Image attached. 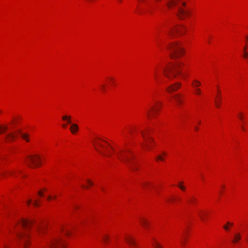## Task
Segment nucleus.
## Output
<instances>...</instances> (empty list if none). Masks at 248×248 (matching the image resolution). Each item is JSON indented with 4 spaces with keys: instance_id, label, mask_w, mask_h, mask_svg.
<instances>
[{
    "instance_id": "nucleus-1",
    "label": "nucleus",
    "mask_w": 248,
    "mask_h": 248,
    "mask_svg": "<svg viewBox=\"0 0 248 248\" xmlns=\"http://www.w3.org/2000/svg\"><path fill=\"white\" fill-rule=\"evenodd\" d=\"M184 66V64L180 61L168 64L163 68L164 75L170 80H171L179 74H182L183 77H185V73L182 72V69Z\"/></svg>"
},
{
    "instance_id": "nucleus-2",
    "label": "nucleus",
    "mask_w": 248,
    "mask_h": 248,
    "mask_svg": "<svg viewBox=\"0 0 248 248\" xmlns=\"http://www.w3.org/2000/svg\"><path fill=\"white\" fill-rule=\"evenodd\" d=\"M20 224L21 227L24 229V231L20 230V229H17L16 230V233L18 239L23 242L24 248H27L29 237L27 231L32 227L34 223L32 220L22 219Z\"/></svg>"
},
{
    "instance_id": "nucleus-3",
    "label": "nucleus",
    "mask_w": 248,
    "mask_h": 248,
    "mask_svg": "<svg viewBox=\"0 0 248 248\" xmlns=\"http://www.w3.org/2000/svg\"><path fill=\"white\" fill-rule=\"evenodd\" d=\"M167 48L171 51L170 56L172 58H178L182 56L184 50L181 44L178 43H173L167 46Z\"/></svg>"
},
{
    "instance_id": "nucleus-4",
    "label": "nucleus",
    "mask_w": 248,
    "mask_h": 248,
    "mask_svg": "<svg viewBox=\"0 0 248 248\" xmlns=\"http://www.w3.org/2000/svg\"><path fill=\"white\" fill-rule=\"evenodd\" d=\"M118 158L121 161L126 163L128 165L129 168L134 171L137 169V166L134 165V163L132 161V157L128 155L123 151H121L117 154Z\"/></svg>"
},
{
    "instance_id": "nucleus-5",
    "label": "nucleus",
    "mask_w": 248,
    "mask_h": 248,
    "mask_svg": "<svg viewBox=\"0 0 248 248\" xmlns=\"http://www.w3.org/2000/svg\"><path fill=\"white\" fill-rule=\"evenodd\" d=\"M94 146L96 150L104 156L109 157L112 155L111 152L108 149V147L99 142L94 141Z\"/></svg>"
},
{
    "instance_id": "nucleus-6",
    "label": "nucleus",
    "mask_w": 248,
    "mask_h": 248,
    "mask_svg": "<svg viewBox=\"0 0 248 248\" xmlns=\"http://www.w3.org/2000/svg\"><path fill=\"white\" fill-rule=\"evenodd\" d=\"M28 160L29 163H27V165L30 167H37L40 165V158L36 155L29 156Z\"/></svg>"
},
{
    "instance_id": "nucleus-7",
    "label": "nucleus",
    "mask_w": 248,
    "mask_h": 248,
    "mask_svg": "<svg viewBox=\"0 0 248 248\" xmlns=\"http://www.w3.org/2000/svg\"><path fill=\"white\" fill-rule=\"evenodd\" d=\"M65 243L61 239H55L51 241L49 244L51 248H64Z\"/></svg>"
},
{
    "instance_id": "nucleus-8",
    "label": "nucleus",
    "mask_w": 248,
    "mask_h": 248,
    "mask_svg": "<svg viewBox=\"0 0 248 248\" xmlns=\"http://www.w3.org/2000/svg\"><path fill=\"white\" fill-rule=\"evenodd\" d=\"M177 14L180 19H183L186 17L189 16L190 15V13L189 11L186 10L181 8V7L179 6L178 7Z\"/></svg>"
},
{
    "instance_id": "nucleus-9",
    "label": "nucleus",
    "mask_w": 248,
    "mask_h": 248,
    "mask_svg": "<svg viewBox=\"0 0 248 248\" xmlns=\"http://www.w3.org/2000/svg\"><path fill=\"white\" fill-rule=\"evenodd\" d=\"M186 28L182 25L175 27L169 33L170 35L175 33H177L179 35H183L186 32Z\"/></svg>"
},
{
    "instance_id": "nucleus-10",
    "label": "nucleus",
    "mask_w": 248,
    "mask_h": 248,
    "mask_svg": "<svg viewBox=\"0 0 248 248\" xmlns=\"http://www.w3.org/2000/svg\"><path fill=\"white\" fill-rule=\"evenodd\" d=\"M161 107V105H156L155 106L151 107L147 111V115L149 118L153 117L154 114L159 110V108Z\"/></svg>"
},
{
    "instance_id": "nucleus-11",
    "label": "nucleus",
    "mask_w": 248,
    "mask_h": 248,
    "mask_svg": "<svg viewBox=\"0 0 248 248\" xmlns=\"http://www.w3.org/2000/svg\"><path fill=\"white\" fill-rule=\"evenodd\" d=\"M141 134H142V137H143V138L145 140V144H142V146L143 147H146L147 148L149 149L150 148V144L153 141L152 139L151 138H150V137H148V136H146L145 133H144L143 132H141Z\"/></svg>"
},
{
    "instance_id": "nucleus-12",
    "label": "nucleus",
    "mask_w": 248,
    "mask_h": 248,
    "mask_svg": "<svg viewBox=\"0 0 248 248\" xmlns=\"http://www.w3.org/2000/svg\"><path fill=\"white\" fill-rule=\"evenodd\" d=\"M181 86V84L179 82H177L174 84H172L167 88V91L168 93H172L176 91Z\"/></svg>"
},
{
    "instance_id": "nucleus-13",
    "label": "nucleus",
    "mask_w": 248,
    "mask_h": 248,
    "mask_svg": "<svg viewBox=\"0 0 248 248\" xmlns=\"http://www.w3.org/2000/svg\"><path fill=\"white\" fill-rule=\"evenodd\" d=\"M16 136V134L14 133H8L5 137V141L7 143L11 142L15 139Z\"/></svg>"
},
{
    "instance_id": "nucleus-14",
    "label": "nucleus",
    "mask_w": 248,
    "mask_h": 248,
    "mask_svg": "<svg viewBox=\"0 0 248 248\" xmlns=\"http://www.w3.org/2000/svg\"><path fill=\"white\" fill-rule=\"evenodd\" d=\"M46 225L45 224H41L37 225L35 228V232L39 234L45 233L46 231Z\"/></svg>"
},
{
    "instance_id": "nucleus-15",
    "label": "nucleus",
    "mask_w": 248,
    "mask_h": 248,
    "mask_svg": "<svg viewBox=\"0 0 248 248\" xmlns=\"http://www.w3.org/2000/svg\"><path fill=\"white\" fill-rule=\"evenodd\" d=\"M177 1L175 0H169L166 2V5L169 8H171L173 6L177 5Z\"/></svg>"
},
{
    "instance_id": "nucleus-16",
    "label": "nucleus",
    "mask_w": 248,
    "mask_h": 248,
    "mask_svg": "<svg viewBox=\"0 0 248 248\" xmlns=\"http://www.w3.org/2000/svg\"><path fill=\"white\" fill-rule=\"evenodd\" d=\"M78 126L76 124H72L70 126V129L72 133L75 134L76 132L78 130Z\"/></svg>"
},
{
    "instance_id": "nucleus-17",
    "label": "nucleus",
    "mask_w": 248,
    "mask_h": 248,
    "mask_svg": "<svg viewBox=\"0 0 248 248\" xmlns=\"http://www.w3.org/2000/svg\"><path fill=\"white\" fill-rule=\"evenodd\" d=\"M126 241L127 243L131 246H135L136 245L135 240L131 237L126 238Z\"/></svg>"
},
{
    "instance_id": "nucleus-18",
    "label": "nucleus",
    "mask_w": 248,
    "mask_h": 248,
    "mask_svg": "<svg viewBox=\"0 0 248 248\" xmlns=\"http://www.w3.org/2000/svg\"><path fill=\"white\" fill-rule=\"evenodd\" d=\"M173 97L175 99L176 102L178 103V104H181V103H182V100L180 95H175L173 96Z\"/></svg>"
},
{
    "instance_id": "nucleus-19",
    "label": "nucleus",
    "mask_w": 248,
    "mask_h": 248,
    "mask_svg": "<svg viewBox=\"0 0 248 248\" xmlns=\"http://www.w3.org/2000/svg\"><path fill=\"white\" fill-rule=\"evenodd\" d=\"M154 243L153 246L155 248H163V246H161L155 239H153Z\"/></svg>"
},
{
    "instance_id": "nucleus-20",
    "label": "nucleus",
    "mask_w": 248,
    "mask_h": 248,
    "mask_svg": "<svg viewBox=\"0 0 248 248\" xmlns=\"http://www.w3.org/2000/svg\"><path fill=\"white\" fill-rule=\"evenodd\" d=\"M241 239V235L240 233H235L234 239L232 240L233 243H237Z\"/></svg>"
},
{
    "instance_id": "nucleus-21",
    "label": "nucleus",
    "mask_w": 248,
    "mask_h": 248,
    "mask_svg": "<svg viewBox=\"0 0 248 248\" xmlns=\"http://www.w3.org/2000/svg\"><path fill=\"white\" fill-rule=\"evenodd\" d=\"M206 215V214L203 211L200 210L198 212V215L199 217L201 218L202 220L204 219V216Z\"/></svg>"
},
{
    "instance_id": "nucleus-22",
    "label": "nucleus",
    "mask_w": 248,
    "mask_h": 248,
    "mask_svg": "<svg viewBox=\"0 0 248 248\" xmlns=\"http://www.w3.org/2000/svg\"><path fill=\"white\" fill-rule=\"evenodd\" d=\"M71 116H63L62 117V119L63 121H67L68 124H71Z\"/></svg>"
},
{
    "instance_id": "nucleus-23",
    "label": "nucleus",
    "mask_w": 248,
    "mask_h": 248,
    "mask_svg": "<svg viewBox=\"0 0 248 248\" xmlns=\"http://www.w3.org/2000/svg\"><path fill=\"white\" fill-rule=\"evenodd\" d=\"M192 85V86L196 89L198 88L197 87L201 85V83L198 80H194L193 81Z\"/></svg>"
},
{
    "instance_id": "nucleus-24",
    "label": "nucleus",
    "mask_w": 248,
    "mask_h": 248,
    "mask_svg": "<svg viewBox=\"0 0 248 248\" xmlns=\"http://www.w3.org/2000/svg\"><path fill=\"white\" fill-rule=\"evenodd\" d=\"M140 223L142 224V225L145 228L147 227L148 222L145 219L142 218L140 220Z\"/></svg>"
},
{
    "instance_id": "nucleus-25",
    "label": "nucleus",
    "mask_w": 248,
    "mask_h": 248,
    "mask_svg": "<svg viewBox=\"0 0 248 248\" xmlns=\"http://www.w3.org/2000/svg\"><path fill=\"white\" fill-rule=\"evenodd\" d=\"M221 102V97L220 96H219L218 99L217 100L215 101L216 106L218 108L220 107Z\"/></svg>"
},
{
    "instance_id": "nucleus-26",
    "label": "nucleus",
    "mask_w": 248,
    "mask_h": 248,
    "mask_svg": "<svg viewBox=\"0 0 248 248\" xmlns=\"http://www.w3.org/2000/svg\"><path fill=\"white\" fill-rule=\"evenodd\" d=\"M8 128L6 126L2 125L0 126V134L5 132L7 130Z\"/></svg>"
},
{
    "instance_id": "nucleus-27",
    "label": "nucleus",
    "mask_w": 248,
    "mask_h": 248,
    "mask_svg": "<svg viewBox=\"0 0 248 248\" xmlns=\"http://www.w3.org/2000/svg\"><path fill=\"white\" fill-rule=\"evenodd\" d=\"M22 137L26 140V142H29V140L28 139L29 136L26 133H21Z\"/></svg>"
},
{
    "instance_id": "nucleus-28",
    "label": "nucleus",
    "mask_w": 248,
    "mask_h": 248,
    "mask_svg": "<svg viewBox=\"0 0 248 248\" xmlns=\"http://www.w3.org/2000/svg\"><path fill=\"white\" fill-rule=\"evenodd\" d=\"M183 182H179L178 184V187L182 191H184L186 189V187L183 185Z\"/></svg>"
},
{
    "instance_id": "nucleus-29",
    "label": "nucleus",
    "mask_w": 248,
    "mask_h": 248,
    "mask_svg": "<svg viewBox=\"0 0 248 248\" xmlns=\"http://www.w3.org/2000/svg\"><path fill=\"white\" fill-rule=\"evenodd\" d=\"M109 239V236L107 235H105L102 238V240L104 242H106Z\"/></svg>"
},
{
    "instance_id": "nucleus-30",
    "label": "nucleus",
    "mask_w": 248,
    "mask_h": 248,
    "mask_svg": "<svg viewBox=\"0 0 248 248\" xmlns=\"http://www.w3.org/2000/svg\"><path fill=\"white\" fill-rule=\"evenodd\" d=\"M195 93L197 95H200L201 94V90L199 88H196Z\"/></svg>"
},
{
    "instance_id": "nucleus-31",
    "label": "nucleus",
    "mask_w": 248,
    "mask_h": 248,
    "mask_svg": "<svg viewBox=\"0 0 248 248\" xmlns=\"http://www.w3.org/2000/svg\"><path fill=\"white\" fill-rule=\"evenodd\" d=\"M157 160H160V161H164V158L162 157V156L159 155L156 158Z\"/></svg>"
},
{
    "instance_id": "nucleus-32",
    "label": "nucleus",
    "mask_w": 248,
    "mask_h": 248,
    "mask_svg": "<svg viewBox=\"0 0 248 248\" xmlns=\"http://www.w3.org/2000/svg\"><path fill=\"white\" fill-rule=\"evenodd\" d=\"M16 171L15 170H12L11 171H7V173L9 175H13L15 173H16Z\"/></svg>"
},
{
    "instance_id": "nucleus-33",
    "label": "nucleus",
    "mask_w": 248,
    "mask_h": 248,
    "mask_svg": "<svg viewBox=\"0 0 248 248\" xmlns=\"http://www.w3.org/2000/svg\"><path fill=\"white\" fill-rule=\"evenodd\" d=\"M33 205L36 207L39 206V204L38 203V201L37 200H35L33 202Z\"/></svg>"
},
{
    "instance_id": "nucleus-34",
    "label": "nucleus",
    "mask_w": 248,
    "mask_h": 248,
    "mask_svg": "<svg viewBox=\"0 0 248 248\" xmlns=\"http://www.w3.org/2000/svg\"><path fill=\"white\" fill-rule=\"evenodd\" d=\"M150 185L148 183H144L142 184V186L144 188H146L147 187H148Z\"/></svg>"
},
{
    "instance_id": "nucleus-35",
    "label": "nucleus",
    "mask_w": 248,
    "mask_h": 248,
    "mask_svg": "<svg viewBox=\"0 0 248 248\" xmlns=\"http://www.w3.org/2000/svg\"><path fill=\"white\" fill-rule=\"evenodd\" d=\"M87 182L88 184H89L90 186L93 185V183L90 180H89V179L87 180Z\"/></svg>"
},
{
    "instance_id": "nucleus-36",
    "label": "nucleus",
    "mask_w": 248,
    "mask_h": 248,
    "mask_svg": "<svg viewBox=\"0 0 248 248\" xmlns=\"http://www.w3.org/2000/svg\"><path fill=\"white\" fill-rule=\"evenodd\" d=\"M243 57L245 58H247L248 57V53L247 51L244 52Z\"/></svg>"
},
{
    "instance_id": "nucleus-37",
    "label": "nucleus",
    "mask_w": 248,
    "mask_h": 248,
    "mask_svg": "<svg viewBox=\"0 0 248 248\" xmlns=\"http://www.w3.org/2000/svg\"><path fill=\"white\" fill-rule=\"evenodd\" d=\"M238 118H239L240 120H243V117L242 113H240L238 115Z\"/></svg>"
},
{
    "instance_id": "nucleus-38",
    "label": "nucleus",
    "mask_w": 248,
    "mask_h": 248,
    "mask_svg": "<svg viewBox=\"0 0 248 248\" xmlns=\"http://www.w3.org/2000/svg\"><path fill=\"white\" fill-rule=\"evenodd\" d=\"M32 202V200L31 199H29L27 202V203L28 204V205L30 204Z\"/></svg>"
},
{
    "instance_id": "nucleus-39",
    "label": "nucleus",
    "mask_w": 248,
    "mask_h": 248,
    "mask_svg": "<svg viewBox=\"0 0 248 248\" xmlns=\"http://www.w3.org/2000/svg\"><path fill=\"white\" fill-rule=\"evenodd\" d=\"M38 195L40 196H43V193L41 192V191H39L38 192Z\"/></svg>"
},
{
    "instance_id": "nucleus-40",
    "label": "nucleus",
    "mask_w": 248,
    "mask_h": 248,
    "mask_svg": "<svg viewBox=\"0 0 248 248\" xmlns=\"http://www.w3.org/2000/svg\"><path fill=\"white\" fill-rule=\"evenodd\" d=\"M223 227L224 229L226 230H228L229 229V228L227 225H224Z\"/></svg>"
},
{
    "instance_id": "nucleus-41",
    "label": "nucleus",
    "mask_w": 248,
    "mask_h": 248,
    "mask_svg": "<svg viewBox=\"0 0 248 248\" xmlns=\"http://www.w3.org/2000/svg\"><path fill=\"white\" fill-rule=\"evenodd\" d=\"M70 233V231L68 230H66L65 234L68 235Z\"/></svg>"
},
{
    "instance_id": "nucleus-42",
    "label": "nucleus",
    "mask_w": 248,
    "mask_h": 248,
    "mask_svg": "<svg viewBox=\"0 0 248 248\" xmlns=\"http://www.w3.org/2000/svg\"><path fill=\"white\" fill-rule=\"evenodd\" d=\"M101 89L103 91H105V85L103 84L101 86Z\"/></svg>"
},
{
    "instance_id": "nucleus-43",
    "label": "nucleus",
    "mask_w": 248,
    "mask_h": 248,
    "mask_svg": "<svg viewBox=\"0 0 248 248\" xmlns=\"http://www.w3.org/2000/svg\"><path fill=\"white\" fill-rule=\"evenodd\" d=\"M81 186L83 188H86V189H88L89 188V187L88 186H85V185H81Z\"/></svg>"
},
{
    "instance_id": "nucleus-44",
    "label": "nucleus",
    "mask_w": 248,
    "mask_h": 248,
    "mask_svg": "<svg viewBox=\"0 0 248 248\" xmlns=\"http://www.w3.org/2000/svg\"><path fill=\"white\" fill-rule=\"evenodd\" d=\"M194 200V198H190V199H189V202H193Z\"/></svg>"
},
{
    "instance_id": "nucleus-45",
    "label": "nucleus",
    "mask_w": 248,
    "mask_h": 248,
    "mask_svg": "<svg viewBox=\"0 0 248 248\" xmlns=\"http://www.w3.org/2000/svg\"><path fill=\"white\" fill-rule=\"evenodd\" d=\"M182 5L183 6L185 7L186 5V3L185 2H182Z\"/></svg>"
},
{
    "instance_id": "nucleus-46",
    "label": "nucleus",
    "mask_w": 248,
    "mask_h": 248,
    "mask_svg": "<svg viewBox=\"0 0 248 248\" xmlns=\"http://www.w3.org/2000/svg\"><path fill=\"white\" fill-rule=\"evenodd\" d=\"M227 225H230L231 226H232L233 225V223H230L229 222H228L227 223Z\"/></svg>"
},
{
    "instance_id": "nucleus-47",
    "label": "nucleus",
    "mask_w": 248,
    "mask_h": 248,
    "mask_svg": "<svg viewBox=\"0 0 248 248\" xmlns=\"http://www.w3.org/2000/svg\"><path fill=\"white\" fill-rule=\"evenodd\" d=\"M62 127H63V128H66V126H67V125H66V124H63L62 125Z\"/></svg>"
},
{
    "instance_id": "nucleus-48",
    "label": "nucleus",
    "mask_w": 248,
    "mask_h": 248,
    "mask_svg": "<svg viewBox=\"0 0 248 248\" xmlns=\"http://www.w3.org/2000/svg\"><path fill=\"white\" fill-rule=\"evenodd\" d=\"M246 49H247V47H246V46H245L243 48L244 52L246 51Z\"/></svg>"
},
{
    "instance_id": "nucleus-49",
    "label": "nucleus",
    "mask_w": 248,
    "mask_h": 248,
    "mask_svg": "<svg viewBox=\"0 0 248 248\" xmlns=\"http://www.w3.org/2000/svg\"><path fill=\"white\" fill-rule=\"evenodd\" d=\"M52 198L51 196H49L47 197L48 200H51Z\"/></svg>"
},
{
    "instance_id": "nucleus-50",
    "label": "nucleus",
    "mask_w": 248,
    "mask_h": 248,
    "mask_svg": "<svg viewBox=\"0 0 248 248\" xmlns=\"http://www.w3.org/2000/svg\"><path fill=\"white\" fill-rule=\"evenodd\" d=\"M194 129H195V130L196 131L198 130V127H197V126H195Z\"/></svg>"
},
{
    "instance_id": "nucleus-51",
    "label": "nucleus",
    "mask_w": 248,
    "mask_h": 248,
    "mask_svg": "<svg viewBox=\"0 0 248 248\" xmlns=\"http://www.w3.org/2000/svg\"><path fill=\"white\" fill-rule=\"evenodd\" d=\"M162 155H163V156H165V155H166V153L165 152H163V153H162Z\"/></svg>"
},
{
    "instance_id": "nucleus-52",
    "label": "nucleus",
    "mask_w": 248,
    "mask_h": 248,
    "mask_svg": "<svg viewBox=\"0 0 248 248\" xmlns=\"http://www.w3.org/2000/svg\"><path fill=\"white\" fill-rule=\"evenodd\" d=\"M181 244H182V245H184V244H185V241H181Z\"/></svg>"
},
{
    "instance_id": "nucleus-53",
    "label": "nucleus",
    "mask_w": 248,
    "mask_h": 248,
    "mask_svg": "<svg viewBox=\"0 0 248 248\" xmlns=\"http://www.w3.org/2000/svg\"><path fill=\"white\" fill-rule=\"evenodd\" d=\"M155 77L157 76L156 71H155Z\"/></svg>"
},
{
    "instance_id": "nucleus-54",
    "label": "nucleus",
    "mask_w": 248,
    "mask_h": 248,
    "mask_svg": "<svg viewBox=\"0 0 248 248\" xmlns=\"http://www.w3.org/2000/svg\"><path fill=\"white\" fill-rule=\"evenodd\" d=\"M241 128L243 130H245V128L243 126H242Z\"/></svg>"
},
{
    "instance_id": "nucleus-55",
    "label": "nucleus",
    "mask_w": 248,
    "mask_h": 248,
    "mask_svg": "<svg viewBox=\"0 0 248 248\" xmlns=\"http://www.w3.org/2000/svg\"><path fill=\"white\" fill-rule=\"evenodd\" d=\"M169 201H173V199H170L168 200Z\"/></svg>"
},
{
    "instance_id": "nucleus-56",
    "label": "nucleus",
    "mask_w": 248,
    "mask_h": 248,
    "mask_svg": "<svg viewBox=\"0 0 248 248\" xmlns=\"http://www.w3.org/2000/svg\"><path fill=\"white\" fill-rule=\"evenodd\" d=\"M74 208H75V209H78V206H75L74 207Z\"/></svg>"
},
{
    "instance_id": "nucleus-57",
    "label": "nucleus",
    "mask_w": 248,
    "mask_h": 248,
    "mask_svg": "<svg viewBox=\"0 0 248 248\" xmlns=\"http://www.w3.org/2000/svg\"><path fill=\"white\" fill-rule=\"evenodd\" d=\"M139 1L144 2L145 1V0H139Z\"/></svg>"
},
{
    "instance_id": "nucleus-58",
    "label": "nucleus",
    "mask_w": 248,
    "mask_h": 248,
    "mask_svg": "<svg viewBox=\"0 0 248 248\" xmlns=\"http://www.w3.org/2000/svg\"><path fill=\"white\" fill-rule=\"evenodd\" d=\"M103 142H105V143H107V144H108V143H107V142H106V141H105V140H103Z\"/></svg>"
},
{
    "instance_id": "nucleus-59",
    "label": "nucleus",
    "mask_w": 248,
    "mask_h": 248,
    "mask_svg": "<svg viewBox=\"0 0 248 248\" xmlns=\"http://www.w3.org/2000/svg\"><path fill=\"white\" fill-rule=\"evenodd\" d=\"M103 142H105V143H107V144H108V143H107V142H106V141H105V140H103Z\"/></svg>"
},
{
    "instance_id": "nucleus-60",
    "label": "nucleus",
    "mask_w": 248,
    "mask_h": 248,
    "mask_svg": "<svg viewBox=\"0 0 248 248\" xmlns=\"http://www.w3.org/2000/svg\"><path fill=\"white\" fill-rule=\"evenodd\" d=\"M53 198H54V199H56V196L55 195Z\"/></svg>"
},
{
    "instance_id": "nucleus-61",
    "label": "nucleus",
    "mask_w": 248,
    "mask_h": 248,
    "mask_svg": "<svg viewBox=\"0 0 248 248\" xmlns=\"http://www.w3.org/2000/svg\"><path fill=\"white\" fill-rule=\"evenodd\" d=\"M4 248H9V247H7V246H5V247H4Z\"/></svg>"
},
{
    "instance_id": "nucleus-62",
    "label": "nucleus",
    "mask_w": 248,
    "mask_h": 248,
    "mask_svg": "<svg viewBox=\"0 0 248 248\" xmlns=\"http://www.w3.org/2000/svg\"><path fill=\"white\" fill-rule=\"evenodd\" d=\"M198 124H201V122L200 121H199L198 123Z\"/></svg>"
},
{
    "instance_id": "nucleus-63",
    "label": "nucleus",
    "mask_w": 248,
    "mask_h": 248,
    "mask_svg": "<svg viewBox=\"0 0 248 248\" xmlns=\"http://www.w3.org/2000/svg\"><path fill=\"white\" fill-rule=\"evenodd\" d=\"M110 78V79L111 80H112V81L113 80V79H112V78Z\"/></svg>"
},
{
    "instance_id": "nucleus-64",
    "label": "nucleus",
    "mask_w": 248,
    "mask_h": 248,
    "mask_svg": "<svg viewBox=\"0 0 248 248\" xmlns=\"http://www.w3.org/2000/svg\"><path fill=\"white\" fill-rule=\"evenodd\" d=\"M247 40L248 41V36L246 37Z\"/></svg>"
}]
</instances>
